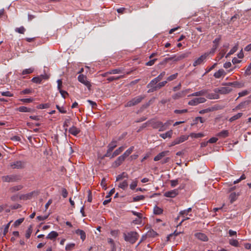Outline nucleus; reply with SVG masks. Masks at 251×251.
<instances>
[{"instance_id": "f257e3e1", "label": "nucleus", "mask_w": 251, "mask_h": 251, "mask_svg": "<svg viewBox=\"0 0 251 251\" xmlns=\"http://www.w3.org/2000/svg\"><path fill=\"white\" fill-rule=\"evenodd\" d=\"M123 237L126 242L133 244L138 240L139 235L136 231H130L127 233H124Z\"/></svg>"}, {"instance_id": "f03ea898", "label": "nucleus", "mask_w": 251, "mask_h": 251, "mask_svg": "<svg viewBox=\"0 0 251 251\" xmlns=\"http://www.w3.org/2000/svg\"><path fill=\"white\" fill-rule=\"evenodd\" d=\"M146 98L145 95L138 96L128 101L125 105L126 107H131L140 103Z\"/></svg>"}, {"instance_id": "7ed1b4c3", "label": "nucleus", "mask_w": 251, "mask_h": 251, "mask_svg": "<svg viewBox=\"0 0 251 251\" xmlns=\"http://www.w3.org/2000/svg\"><path fill=\"white\" fill-rule=\"evenodd\" d=\"M232 89L230 87V86H226V87L216 88L214 91L216 93L225 95L229 94L232 91Z\"/></svg>"}, {"instance_id": "20e7f679", "label": "nucleus", "mask_w": 251, "mask_h": 251, "mask_svg": "<svg viewBox=\"0 0 251 251\" xmlns=\"http://www.w3.org/2000/svg\"><path fill=\"white\" fill-rule=\"evenodd\" d=\"M26 163L23 161H16L10 163L12 169H22L25 167Z\"/></svg>"}, {"instance_id": "39448f33", "label": "nucleus", "mask_w": 251, "mask_h": 251, "mask_svg": "<svg viewBox=\"0 0 251 251\" xmlns=\"http://www.w3.org/2000/svg\"><path fill=\"white\" fill-rule=\"evenodd\" d=\"M158 82L157 80L153 79L150 81V82L147 85V87L149 88L148 90V93H152L157 90V84Z\"/></svg>"}, {"instance_id": "423d86ee", "label": "nucleus", "mask_w": 251, "mask_h": 251, "mask_svg": "<svg viewBox=\"0 0 251 251\" xmlns=\"http://www.w3.org/2000/svg\"><path fill=\"white\" fill-rule=\"evenodd\" d=\"M78 80L81 83L85 85L89 90H91V83L87 80V77L85 75H79L78 76Z\"/></svg>"}, {"instance_id": "0eeeda50", "label": "nucleus", "mask_w": 251, "mask_h": 251, "mask_svg": "<svg viewBox=\"0 0 251 251\" xmlns=\"http://www.w3.org/2000/svg\"><path fill=\"white\" fill-rule=\"evenodd\" d=\"M3 181L10 182H15L19 180L18 176L16 175H7L2 177Z\"/></svg>"}, {"instance_id": "6e6552de", "label": "nucleus", "mask_w": 251, "mask_h": 251, "mask_svg": "<svg viewBox=\"0 0 251 251\" xmlns=\"http://www.w3.org/2000/svg\"><path fill=\"white\" fill-rule=\"evenodd\" d=\"M206 100L204 98H197L190 100L188 102V104L190 105L195 106L199 103H204Z\"/></svg>"}, {"instance_id": "1a4fd4ad", "label": "nucleus", "mask_w": 251, "mask_h": 251, "mask_svg": "<svg viewBox=\"0 0 251 251\" xmlns=\"http://www.w3.org/2000/svg\"><path fill=\"white\" fill-rule=\"evenodd\" d=\"M190 54V52H186L185 53H183L179 55H174L171 57L172 58L173 61L176 62L181 60L184 58L188 57Z\"/></svg>"}, {"instance_id": "9d476101", "label": "nucleus", "mask_w": 251, "mask_h": 251, "mask_svg": "<svg viewBox=\"0 0 251 251\" xmlns=\"http://www.w3.org/2000/svg\"><path fill=\"white\" fill-rule=\"evenodd\" d=\"M221 39V35H219L218 38H216L213 41V43L214 44V45L213 46V47L210 50V51L208 52H206L207 53H209V55L210 54H213L216 51V50H217L219 43Z\"/></svg>"}, {"instance_id": "9b49d317", "label": "nucleus", "mask_w": 251, "mask_h": 251, "mask_svg": "<svg viewBox=\"0 0 251 251\" xmlns=\"http://www.w3.org/2000/svg\"><path fill=\"white\" fill-rule=\"evenodd\" d=\"M222 85L224 86H230L237 88H242L244 86V83L239 82L238 81H233L232 82L223 83Z\"/></svg>"}, {"instance_id": "f8f14e48", "label": "nucleus", "mask_w": 251, "mask_h": 251, "mask_svg": "<svg viewBox=\"0 0 251 251\" xmlns=\"http://www.w3.org/2000/svg\"><path fill=\"white\" fill-rule=\"evenodd\" d=\"M209 55V53H205L204 54L201 55L197 60H196L193 63V66L194 67L197 65L201 64L203 61L206 59L207 56Z\"/></svg>"}, {"instance_id": "ddd939ff", "label": "nucleus", "mask_w": 251, "mask_h": 251, "mask_svg": "<svg viewBox=\"0 0 251 251\" xmlns=\"http://www.w3.org/2000/svg\"><path fill=\"white\" fill-rule=\"evenodd\" d=\"M178 194V191L177 189H174L173 190L167 191L164 193V196L169 198H175Z\"/></svg>"}, {"instance_id": "4468645a", "label": "nucleus", "mask_w": 251, "mask_h": 251, "mask_svg": "<svg viewBox=\"0 0 251 251\" xmlns=\"http://www.w3.org/2000/svg\"><path fill=\"white\" fill-rule=\"evenodd\" d=\"M251 101L250 100H246L240 103L235 108L232 109L233 111L242 109L246 107L250 103Z\"/></svg>"}, {"instance_id": "2eb2a0df", "label": "nucleus", "mask_w": 251, "mask_h": 251, "mask_svg": "<svg viewBox=\"0 0 251 251\" xmlns=\"http://www.w3.org/2000/svg\"><path fill=\"white\" fill-rule=\"evenodd\" d=\"M173 60L172 57H167L164 58L162 61H161L157 65L158 68L163 69L166 66L167 63L169 61Z\"/></svg>"}, {"instance_id": "dca6fc26", "label": "nucleus", "mask_w": 251, "mask_h": 251, "mask_svg": "<svg viewBox=\"0 0 251 251\" xmlns=\"http://www.w3.org/2000/svg\"><path fill=\"white\" fill-rule=\"evenodd\" d=\"M169 153V151H162L160 153H159V154H158L156 156H155L154 157L153 160L154 161H159L160 159H161L163 157L168 155Z\"/></svg>"}, {"instance_id": "f3484780", "label": "nucleus", "mask_w": 251, "mask_h": 251, "mask_svg": "<svg viewBox=\"0 0 251 251\" xmlns=\"http://www.w3.org/2000/svg\"><path fill=\"white\" fill-rule=\"evenodd\" d=\"M80 132V130L75 126H73L69 129V132L74 136H77Z\"/></svg>"}, {"instance_id": "a211bd4d", "label": "nucleus", "mask_w": 251, "mask_h": 251, "mask_svg": "<svg viewBox=\"0 0 251 251\" xmlns=\"http://www.w3.org/2000/svg\"><path fill=\"white\" fill-rule=\"evenodd\" d=\"M126 158L122 155L118 157L116 160L114 162L113 164V166L114 167H117L119 166L122 162L125 160Z\"/></svg>"}, {"instance_id": "6ab92c4d", "label": "nucleus", "mask_w": 251, "mask_h": 251, "mask_svg": "<svg viewBox=\"0 0 251 251\" xmlns=\"http://www.w3.org/2000/svg\"><path fill=\"white\" fill-rule=\"evenodd\" d=\"M58 236V233L55 231H52L50 232L46 237V238L48 239H50L51 240H54L56 239V238Z\"/></svg>"}, {"instance_id": "aec40b11", "label": "nucleus", "mask_w": 251, "mask_h": 251, "mask_svg": "<svg viewBox=\"0 0 251 251\" xmlns=\"http://www.w3.org/2000/svg\"><path fill=\"white\" fill-rule=\"evenodd\" d=\"M75 232L77 235H78L80 236V238L83 241L85 239L86 234L83 230L78 229L75 230Z\"/></svg>"}, {"instance_id": "412c9836", "label": "nucleus", "mask_w": 251, "mask_h": 251, "mask_svg": "<svg viewBox=\"0 0 251 251\" xmlns=\"http://www.w3.org/2000/svg\"><path fill=\"white\" fill-rule=\"evenodd\" d=\"M150 123L149 124H151V126L154 129L159 128L160 129V125H162V122L160 121H150Z\"/></svg>"}, {"instance_id": "4be33fe9", "label": "nucleus", "mask_w": 251, "mask_h": 251, "mask_svg": "<svg viewBox=\"0 0 251 251\" xmlns=\"http://www.w3.org/2000/svg\"><path fill=\"white\" fill-rule=\"evenodd\" d=\"M196 236L197 237V238L199 239H200V240H201V241H208V237L204 233H197L196 234Z\"/></svg>"}, {"instance_id": "5701e85b", "label": "nucleus", "mask_w": 251, "mask_h": 251, "mask_svg": "<svg viewBox=\"0 0 251 251\" xmlns=\"http://www.w3.org/2000/svg\"><path fill=\"white\" fill-rule=\"evenodd\" d=\"M173 133L172 130H170L165 133L160 134V136L163 139H166V138H171Z\"/></svg>"}, {"instance_id": "b1692460", "label": "nucleus", "mask_w": 251, "mask_h": 251, "mask_svg": "<svg viewBox=\"0 0 251 251\" xmlns=\"http://www.w3.org/2000/svg\"><path fill=\"white\" fill-rule=\"evenodd\" d=\"M229 135V132L227 130H223L221 131V132H219L217 136L222 137V138H226Z\"/></svg>"}, {"instance_id": "393cba45", "label": "nucleus", "mask_w": 251, "mask_h": 251, "mask_svg": "<svg viewBox=\"0 0 251 251\" xmlns=\"http://www.w3.org/2000/svg\"><path fill=\"white\" fill-rule=\"evenodd\" d=\"M189 136L186 135H181L179 137H178L176 139L177 144H179L183 142L184 141L187 140L188 139Z\"/></svg>"}, {"instance_id": "a878e982", "label": "nucleus", "mask_w": 251, "mask_h": 251, "mask_svg": "<svg viewBox=\"0 0 251 251\" xmlns=\"http://www.w3.org/2000/svg\"><path fill=\"white\" fill-rule=\"evenodd\" d=\"M207 92L206 90H202L198 92H195L191 94L192 96H204Z\"/></svg>"}, {"instance_id": "bb28decb", "label": "nucleus", "mask_w": 251, "mask_h": 251, "mask_svg": "<svg viewBox=\"0 0 251 251\" xmlns=\"http://www.w3.org/2000/svg\"><path fill=\"white\" fill-rule=\"evenodd\" d=\"M225 72L223 69H220L218 71L215 73L214 76L216 78H219L222 75H225Z\"/></svg>"}, {"instance_id": "cd10ccee", "label": "nucleus", "mask_w": 251, "mask_h": 251, "mask_svg": "<svg viewBox=\"0 0 251 251\" xmlns=\"http://www.w3.org/2000/svg\"><path fill=\"white\" fill-rule=\"evenodd\" d=\"M185 96L184 92L181 91L178 92L176 94H175L172 96V98L174 100L178 99L180 98H182Z\"/></svg>"}, {"instance_id": "c85d7f7f", "label": "nucleus", "mask_w": 251, "mask_h": 251, "mask_svg": "<svg viewBox=\"0 0 251 251\" xmlns=\"http://www.w3.org/2000/svg\"><path fill=\"white\" fill-rule=\"evenodd\" d=\"M124 150V148L123 147H121L117 149L116 150H115L113 154L111 155V158H112L114 157L115 156H116L117 155H119L121 152L123 151Z\"/></svg>"}, {"instance_id": "c756f323", "label": "nucleus", "mask_w": 251, "mask_h": 251, "mask_svg": "<svg viewBox=\"0 0 251 251\" xmlns=\"http://www.w3.org/2000/svg\"><path fill=\"white\" fill-rule=\"evenodd\" d=\"M17 110L21 112H30L31 111V109L30 108H27L25 106H20L19 107Z\"/></svg>"}, {"instance_id": "7c9ffc66", "label": "nucleus", "mask_w": 251, "mask_h": 251, "mask_svg": "<svg viewBox=\"0 0 251 251\" xmlns=\"http://www.w3.org/2000/svg\"><path fill=\"white\" fill-rule=\"evenodd\" d=\"M117 146V141L113 140L108 146L109 151H112Z\"/></svg>"}, {"instance_id": "2f4dec72", "label": "nucleus", "mask_w": 251, "mask_h": 251, "mask_svg": "<svg viewBox=\"0 0 251 251\" xmlns=\"http://www.w3.org/2000/svg\"><path fill=\"white\" fill-rule=\"evenodd\" d=\"M243 115V113H238V114H237L236 115L231 117L229 119V121L230 122H232L237 119H239V118H240Z\"/></svg>"}, {"instance_id": "473e14b6", "label": "nucleus", "mask_w": 251, "mask_h": 251, "mask_svg": "<svg viewBox=\"0 0 251 251\" xmlns=\"http://www.w3.org/2000/svg\"><path fill=\"white\" fill-rule=\"evenodd\" d=\"M134 149V147L132 146L127 150L122 155L125 158L131 153Z\"/></svg>"}, {"instance_id": "72a5a7b5", "label": "nucleus", "mask_w": 251, "mask_h": 251, "mask_svg": "<svg viewBox=\"0 0 251 251\" xmlns=\"http://www.w3.org/2000/svg\"><path fill=\"white\" fill-rule=\"evenodd\" d=\"M127 177H128L127 174L125 172H123L121 174L117 176L116 181H119V180H120L123 179L124 178H127Z\"/></svg>"}, {"instance_id": "f704fd0d", "label": "nucleus", "mask_w": 251, "mask_h": 251, "mask_svg": "<svg viewBox=\"0 0 251 251\" xmlns=\"http://www.w3.org/2000/svg\"><path fill=\"white\" fill-rule=\"evenodd\" d=\"M23 186L20 185L11 187L10 188V191H11V192L14 193L16 191H18L19 190H21Z\"/></svg>"}, {"instance_id": "c9c22d12", "label": "nucleus", "mask_w": 251, "mask_h": 251, "mask_svg": "<svg viewBox=\"0 0 251 251\" xmlns=\"http://www.w3.org/2000/svg\"><path fill=\"white\" fill-rule=\"evenodd\" d=\"M153 212L156 215H160L162 213L163 209L157 206H155L153 209Z\"/></svg>"}, {"instance_id": "e433bc0d", "label": "nucleus", "mask_w": 251, "mask_h": 251, "mask_svg": "<svg viewBox=\"0 0 251 251\" xmlns=\"http://www.w3.org/2000/svg\"><path fill=\"white\" fill-rule=\"evenodd\" d=\"M128 186V182L126 180H124L122 182L120 183L119 185V187L123 190H125Z\"/></svg>"}, {"instance_id": "4c0bfd02", "label": "nucleus", "mask_w": 251, "mask_h": 251, "mask_svg": "<svg viewBox=\"0 0 251 251\" xmlns=\"http://www.w3.org/2000/svg\"><path fill=\"white\" fill-rule=\"evenodd\" d=\"M34 71V68H30L29 69H26L23 71L22 74L23 75L30 74L33 73Z\"/></svg>"}, {"instance_id": "58836bf2", "label": "nucleus", "mask_w": 251, "mask_h": 251, "mask_svg": "<svg viewBox=\"0 0 251 251\" xmlns=\"http://www.w3.org/2000/svg\"><path fill=\"white\" fill-rule=\"evenodd\" d=\"M32 227L31 226H30L27 229V230L26 231V233H25V237L27 239H28L30 238L31 234L32 233Z\"/></svg>"}, {"instance_id": "ea45409f", "label": "nucleus", "mask_w": 251, "mask_h": 251, "mask_svg": "<svg viewBox=\"0 0 251 251\" xmlns=\"http://www.w3.org/2000/svg\"><path fill=\"white\" fill-rule=\"evenodd\" d=\"M229 242L230 245L235 247H238L239 245L238 241L235 239H230Z\"/></svg>"}, {"instance_id": "a19ab883", "label": "nucleus", "mask_w": 251, "mask_h": 251, "mask_svg": "<svg viewBox=\"0 0 251 251\" xmlns=\"http://www.w3.org/2000/svg\"><path fill=\"white\" fill-rule=\"evenodd\" d=\"M237 199V195L235 193L233 192L230 194L229 196L230 201L232 203Z\"/></svg>"}, {"instance_id": "79ce46f5", "label": "nucleus", "mask_w": 251, "mask_h": 251, "mask_svg": "<svg viewBox=\"0 0 251 251\" xmlns=\"http://www.w3.org/2000/svg\"><path fill=\"white\" fill-rule=\"evenodd\" d=\"M32 195V193H30L26 195H21L20 197L21 200H27L31 198Z\"/></svg>"}, {"instance_id": "37998d69", "label": "nucleus", "mask_w": 251, "mask_h": 251, "mask_svg": "<svg viewBox=\"0 0 251 251\" xmlns=\"http://www.w3.org/2000/svg\"><path fill=\"white\" fill-rule=\"evenodd\" d=\"M24 218H20L16 220L13 224V226L14 227H17L20 226L24 221Z\"/></svg>"}, {"instance_id": "c03bdc74", "label": "nucleus", "mask_w": 251, "mask_h": 251, "mask_svg": "<svg viewBox=\"0 0 251 251\" xmlns=\"http://www.w3.org/2000/svg\"><path fill=\"white\" fill-rule=\"evenodd\" d=\"M71 122V119H65L64 124H63V127H64L65 130L66 131L67 130V127L69 126L70 125Z\"/></svg>"}, {"instance_id": "a18cd8bd", "label": "nucleus", "mask_w": 251, "mask_h": 251, "mask_svg": "<svg viewBox=\"0 0 251 251\" xmlns=\"http://www.w3.org/2000/svg\"><path fill=\"white\" fill-rule=\"evenodd\" d=\"M213 111V109L212 107H209L208 108L201 110L199 111V113L201 114H203L206 113Z\"/></svg>"}, {"instance_id": "49530a36", "label": "nucleus", "mask_w": 251, "mask_h": 251, "mask_svg": "<svg viewBox=\"0 0 251 251\" xmlns=\"http://www.w3.org/2000/svg\"><path fill=\"white\" fill-rule=\"evenodd\" d=\"M178 76V73H176L172 75H171L167 78V81H171L176 78Z\"/></svg>"}, {"instance_id": "de8ad7c7", "label": "nucleus", "mask_w": 251, "mask_h": 251, "mask_svg": "<svg viewBox=\"0 0 251 251\" xmlns=\"http://www.w3.org/2000/svg\"><path fill=\"white\" fill-rule=\"evenodd\" d=\"M145 196L144 195H140L137 196L136 197H133V201H138L140 200H143L145 199Z\"/></svg>"}, {"instance_id": "09e8293b", "label": "nucleus", "mask_w": 251, "mask_h": 251, "mask_svg": "<svg viewBox=\"0 0 251 251\" xmlns=\"http://www.w3.org/2000/svg\"><path fill=\"white\" fill-rule=\"evenodd\" d=\"M190 136L192 137L198 138H201V137H203V134H202L201 133H191Z\"/></svg>"}, {"instance_id": "8fccbe9b", "label": "nucleus", "mask_w": 251, "mask_h": 251, "mask_svg": "<svg viewBox=\"0 0 251 251\" xmlns=\"http://www.w3.org/2000/svg\"><path fill=\"white\" fill-rule=\"evenodd\" d=\"M166 74L165 72L163 71L162 73H160V74L155 78L157 80V81L159 82L160 80H161L163 78V77L165 76Z\"/></svg>"}, {"instance_id": "3c124183", "label": "nucleus", "mask_w": 251, "mask_h": 251, "mask_svg": "<svg viewBox=\"0 0 251 251\" xmlns=\"http://www.w3.org/2000/svg\"><path fill=\"white\" fill-rule=\"evenodd\" d=\"M207 98L209 99H218L219 98V96L216 94H210L207 96Z\"/></svg>"}, {"instance_id": "603ef678", "label": "nucleus", "mask_w": 251, "mask_h": 251, "mask_svg": "<svg viewBox=\"0 0 251 251\" xmlns=\"http://www.w3.org/2000/svg\"><path fill=\"white\" fill-rule=\"evenodd\" d=\"M50 107V104L49 103H44V104H41L37 106V108L38 109H45V108H48Z\"/></svg>"}, {"instance_id": "864d4df0", "label": "nucleus", "mask_w": 251, "mask_h": 251, "mask_svg": "<svg viewBox=\"0 0 251 251\" xmlns=\"http://www.w3.org/2000/svg\"><path fill=\"white\" fill-rule=\"evenodd\" d=\"M25 31V28L24 26H21L20 27H17L15 29V31L21 33V34H24Z\"/></svg>"}, {"instance_id": "5fc2aeb1", "label": "nucleus", "mask_w": 251, "mask_h": 251, "mask_svg": "<svg viewBox=\"0 0 251 251\" xmlns=\"http://www.w3.org/2000/svg\"><path fill=\"white\" fill-rule=\"evenodd\" d=\"M31 81L35 83H37V84H40L42 82V81L41 80V79H40V77L39 76H36V77H34L31 79Z\"/></svg>"}, {"instance_id": "6e6d98bb", "label": "nucleus", "mask_w": 251, "mask_h": 251, "mask_svg": "<svg viewBox=\"0 0 251 251\" xmlns=\"http://www.w3.org/2000/svg\"><path fill=\"white\" fill-rule=\"evenodd\" d=\"M167 83V81L166 80V81H162V82H159L158 83H157V90H159L160 88H161L162 87H164L166 84Z\"/></svg>"}, {"instance_id": "4d7b16f0", "label": "nucleus", "mask_w": 251, "mask_h": 251, "mask_svg": "<svg viewBox=\"0 0 251 251\" xmlns=\"http://www.w3.org/2000/svg\"><path fill=\"white\" fill-rule=\"evenodd\" d=\"M32 92V89H25L20 92V94L21 95H25L31 93Z\"/></svg>"}, {"instance_id": "13d9d810", "label": "nucleus", "mask_w": 251, "mask_h": 251, "mask_svg": "<svg viewBox=\"0 0 251 251\" xmlns=\"http://www.w3.org/2000/svg\"><path fill=\"white\" fill-rule=\"evenodd\" d=\"M12 221H10L5 226V227H4V230H3V234L4 236L6 235V234H7V233L8 232V228L9 227V226H10V225L11 224V223L12 222Z\"/></svg>"}, {"instance_id": "bf43d9fd", "label": "nucleus", "mask_w": 251, "mask_h": 251, "mask_svg": "<svg viewBox=\"0 0 251 251\" xmlns=\"http://www.w3.org/2000/svg\"><path fill=\"white\" fill-rule=\"evenodd\" d=\"M121 73H122V71L120 69H113L109 72V74H116Z\"/></svg>"}, {"instance_id": "052dcab7", "label": "nucleus", "mask_w": 251, "mask_h": 251, "mask_svg": "<svg viewBox=\"0 0 251 251\" xmlns=\"http://www.w3.org/2000/svg\"><path fill=\"white\" fill-rule=\"evenodd\" d=\"M157 60L156 58H154L153 59H151L149 61H148L146 63V65L148 66H152L155 62V61Z\"/></svg>"}, {"instance_id": "680f3d73", "label": "nucleus", "mask_w": 251, "mask_h": 251, "mask_svg": "<svg viewBox=\"0 0 251 251\" xmlns=\"http://www.w3.org/2000/svg\"><path fill=\"white\" fill-rule=\"evenodd\" d=\"M178 182H179L178 179H175V180H170L171 186L172 187H174L178 184Z\"/></svg>"}, {"instance_id": "e2e57ef3", "label": "nucleus", "mask_w": 251, "mask_h": 251, "mask_svg": "<svg viewBox=\"0 0 251 251\" xmlns=\"http://www.w3.org/2000/svg\"><path fill=\"white\" fill-rule=\"evenodd\" d=\"M250 91H249L247 90H244V91L239 93V94H238L239 97H241L246 96V95H248L250 93Z\"/></svg>"}, {"instance_id": "0e129e2a", "label": "nucleus", "mask_w": 251, "mask_h": 251, "mask_svg": "<svg viewBox=\"0 0 251 251\" xmlns=\"http://www.w3.org/2000/svg\"><path fill=\"white\" fill-rule=\"evenodd\" d=\"M75 246V244L74 243H71V244H67L66 246V248H65L66 250H67V251H71V250H72L74 248Z\"/></svg>"}, {"instance_id": "69168bd1", "label": "nucleus", "mask_w": 251, "mask_h": 251, "mask_svg": "<svg viewBox=\"0 0 251 251\" xmlns=\"http://www.w3.org/2000/svg\"><path fill=\"white\" fill-rule=\"evenodd\" d=\"M142 218H138L132 221V223L135 225L141 224L142 223Z\"/></svg>"}, {"instance_id": "338daca9", "label": "nucleus", "mask_w": 251, "mask_h": 251, "mask_svg": "<svg viewBox=\"0 0 251 251\" xmlns=\"http://www.w3.org/2000/svg\"><path fill=\"white\" fill-rule=\"evenodd\" d=\"M240 16L238 14H235L233 16H232L230 18V22H235L237 19H239Z\"/></svg>"}, {"instance_id": "774afa93", "label": "nucleus", "mask_w": 251, "mask_h": 251, "mask_svg": "<svg viewBox=\"0 0 251 251\" xmlns=\"http://www.w3.org/2000/svg\"><path fill=\"white\" fill-rule=\"evenodd\" d=\"M251 63L250 64V65L247 67V68L246 69L245 74L246 75H251Z\"/></svg>"}]
</instances>
